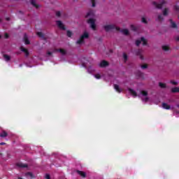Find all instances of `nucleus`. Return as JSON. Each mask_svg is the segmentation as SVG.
Wrapping results in <instances>:
<instances>
[{
  "label": "nucleus",
  "mask_w": 179,
  "mask_h": 179,
  "mask_svg": "<svg viewBox=\"0 0 179 179\" xmlns=\"http://www.w3.org/2000/svg\"><path fill=\"white\" fill-rule=\"evenodd\" d=\"M103 29L106 31H110V30H114V29H115L117 31H120L121 30V28L116 27L114 24L105 25L103 26Z\"/></svg>",
  "instance_id": "obj_1"
},
{
  "label": "nucleus",
  "mask_w": 179,
  "mask_h": 179,
  "mask_svg": "<svg viewBox=\"0 0 179 179\" xmlns=\"http://www.w3.org/2000/svg\"><path fill=\"white\" fill-rule=\"evenodd\" d=\"M85 38H89V33L84 32V34L80 37L79 40L77 41V44H83V43H85Z\"/></svg>",
  "instance_id": "obj_2"
},
{
  "label": "nucleus",
  "mask_w": 179,
  "mask_h": 179,
  "mask_svg": "<svg viewBox=\"0 0 179 179\" xmlns=\"http://www.w3.org/2000/svg\"><path fill=\"white\" fill-rule=\"evenodd\" d=\"M88 24H90L91 29H92L94 31L97 30V28L96 27V20L93 18H90L87 21Z\"/></svg>",
  "instance_id": "obj_3"
},
{
  "label": "nucleus",
  "mask_w": 179,
  "mask_h": 179,
  "mask_svg": "<svg viewBox=\"0 0 179 179\" xmlns=\"http://www.w3.org/2000/svg\"><path fill=\"white\" fill-rule=\"evenodd\" d=\"M166 3H167V1H166L165 0L162 1L160 3H157V2L156 1L152 2V5H154V6L157 8V9H162V8H163V6L166 5Z\"/></svg>",
  "instance_id": "obj_4"
},
{
  "label": "nucleus",
  "mask_w": 179,
  "mask_h": 179,
  "mask_svg": "<svg viewBox=\"0 0 179 179\" xmlns=\"http://www.w3.org/2000/svg\"><path fill=\"white\" fill-rule=\"evenodd\" d=\"M57 25L58 26L59 29H61L62 30H66V28L65 27V25L62 23L61 20L56 21Z\"/></svg>",
  "instance_id": "obj_5"
},
{
  "label": "nucleus",
  "mask_w": 179,
  "mask_h": 179,
  "mask_svg": "<svg viewBox=\"0 0 179 179\" xmlns=\"http://www.w3.org/2000/svg\"><path fill=\"white\" fill-rule=\"evenodd\" d=\"M109 63L106 60H102L99 64L100 68H106V66H108Z\"/></svg>",
  "instance_id": "obj_6"
},
{
  "label": "nucleus",
  "mask_w": 179,
  "mask_h": 179,
  "mask_svg": "<svg viewBox=\"0 0 179 179\" xmlns=\"http://www.w3.org/2000/svg\"><path fill=\"white\" fill-rule=\"evenodd\" d=\"M128 90H129V92L130 93V94H131V96H134V97H136L138 96L136 91H135L131 88H128Z\"/></svg>",
  "instance_id": "obj_7"
},
{
  "label": "nucleus",
  "mask_w": 179,
  "mask_h": 179,
  "mask_svg": "<svg viewBox=\"0 0 179 179\" xmlns=\"http://www.w3.org/2000/svg\"><path fill=\"white\" fill-rule=\"evenodd\" d=\"M55 51L57 52L61 53L62 55H66V50H65L64 49H55Z\"/></svg>",
  "instance_id": "obj_8"
},
{
  "label": "nucleus",
  "mask_w": 179,
  "mask_h": 179,
  "mask_svg": "<svg viewBox=\"0 0 179 179\" xmlns=\"http://www.w3.org/2000/svg\"><path fill=\"white\" fill-rule=\"evenodd\" d=\"M16 166L20 167L21 169H26V167H27V164L17 163Z\"/></svg>",
  "instance_id": "obj_9"
},
{
  "label": "nucleus",
  "mask_w": 179,
  "mask_h": 179,
  "mask_svg": "<svg viewBox=\"0 0 179 179\" xmlns=\"http://www.w3.org/2000/svg\"><path fill=\"white\" fill-rule=\"evenodd\" d=\"M169 22L171 23V27H172V29H177V27H178L177 24H176V22H173L172 19H170Z\"/></svg>",
  "instance_id": "obj_10"
},
{
  "label": "nucleus",
  "mask_w": 179,
  "mask_h": 179,
  "mask_svg": "<svg viewBox=\"0 0 179 179\" xmlns=\"http://www.w3.org/2000/svg\"><path fill=\"white\" fill-rule=\"evenodd\" d=\"M20 50H21V51H22V52H24L26 57H29L30 53L29 52V50H27V49H26L23 47H21Z\"/></svg>",
  "instance_id": "obj_11"
},
{
  "label": "nucleus",
  "mask_w": 179,
  "mask_h": 179,
  "mask_svg": "<svg viewBox=\"0 0 179 179\" xmlns=\"http://www.w3.org/2000/svg\"><path fill=\"white\" fill-rule=\"evenodd\" d=\"M6 136H8V132H6V131L3 130L1 131V133L0 134V137L1 138H6Z\"/></svg>",
  "instance_id": "obj_12"
},
{
  "label": "nucleus",
  "mask_w": 179,
  "mask_h": 179,
  "mask_svg": "<svg viewBox=\"0 0 179 179\" xmlns=\"http://www.w3.org/2000/svg\"><path fill=\"white\" fill-rule=\"evenodd\" d=\"M78 174L83 177V178H86V173L82 171H77Z\"/></svg>",
  "instance_id": "obj_13"
},
{
  "label": "nucleus",
  "mask_w": 179,
  "mask_h": 179,
  "mask_svg": "<svg viewBox=\"0 0 179 179\" xmlns=\"http://www.w3.org/2000/svg\"><path fill=\"white\" fill-rule=\"evenodd\" d=\"M37 36H38V37H40L41 38H43V40H47V38H45L43 32H37Z\"/></svg>",
  "instance_id": "obj_14"
},
{
  "label": "nucleus",
  "mask_w": 179,
  "mask_h": 179,
  "mask_svg": "<svg viewBox=\"0 0 179 179\" xmlns=\"http://www.w3.org/2000/svg\"><path fill=\"white\" fill-rule=\"evenodd\" d=\"M162 107L165 110H170V108H171V106H170V105L167 104L166 103H162Z\"/></svg>",
  "instance_id": "obj_15"
},
{
  "label": "nucleus",
  "mask_w": 179,
  "mask_h": 179,
  "mask_svg": "<svg viewBox=\"0 0 179 179\" xmlns=\"http://www.w3.org/2000/svg\"><path fill=\"white\" fill-rule=\"evenodd\" d=\"M120 31H121V33H123V34H124V36H129V31L127 29H122Z\"/></svg>",
  "instance_id": "obj_16"
},
{
  "label": "nucleus",
  "mask_w": 179,
  "mask_h": 179,
  "mask_svg": "<svg viewBox=\"0 0 179 179\" xmlns=\"http://www.w3.org/2000/svg\"><path fill=\"white\" fill-rule=\"evenodd\" d=\"M136 55H139L140 56V59H143V57L142 56V50L141 49H138L136 52Z\"/></svg>",
  "instance_id": "obj_17"
},
{
  "label": "nucleus",
  "mask_w": 179,
  "mask_h": 179,
  "mask_svg": "<svg viewBox=\"0 0 179 179\" xmlns=\"http://www.w3.org/2000/svg\"><path fill=\"white\" fill-rule=\"evenodd\" d=\"M114 89L117 92V93H121V88H120V85L115 84L114 85Z\"/></svg>",
  "instance_id": "obj_18"
},
{
  "label": "nucleus",
  "mask_w": 179,
  "mask_h": 179,
  "mask_svg": "<svg viewBox=\"0 0 179 179\" xmlns=\"http://www.w3.org/2000/svg\"><path fill=\"white\" fill-rule=\"evenodd\" d=\"M31 4L33 5L34 8H36V9H38V8H40V6L36 3V0H31Z\"/></svg>",
  "instance_id": "obj_19"
},
{
  "label": "nucleus",
  "mask_w": 179,
  "mask_h": 179,
  "mask_svg": "<svg viewBox=\"0 0 179 179\" xmlns=\"http://www.w3.org/2000/svg\"><path fill=\"white\" fill-rule=\"evenodd\" d=\"M94 12L92 10H90L86 15L85 17H89L90 16H94Z\"/></svg>",
  "instance_id": "obj_20"
},
{
  "label": "nucleus",
  "mask_w": 179,
  "mask_h": 179,
  "mask_svg": "<svg viewBox=\"0 0 179 179\" xmlns=\"http://www.w3.org/2000/svg\"><path fill=\"white\" fill-rule=\"evenodd\" d=\"M172 93H178L179 92V87H175L171 89Z\"/></svg>",
  "instance_id": "obj_21"
},
{
  "label": "nucleus",
  "mask_w": 179,
  "mask_h": 179,
  "mask_svg": "<svg viewBox=\"0 0 179 179\" xmlns=\"http://www.w3.org/2000/svg\"><path fill=\"white\" fill-rule=\"evenodd\" d=\"M3 57L5 59V61H6L7 62L10 61V56L8 55H3Z\"/></svg>",
  "instance_id": "obj_22"
},
{
  "label": "nucleus",
  "mask_w": 179,
  "mask_h": 179,
  "mask_svg": "<svg viewBox=\"0 0 179 179\" xmlns=\"http://www.w3.org/2000/svg\"><path fill=\"white\" fill-rule=\"evenodd\" d=\"M141 43H143V45H148V41L143 37H141Z\"/></svg>",
  "instance_id": "obj_23"
},
{
  "label": "nucleus",
  "mask_w": 179,
  "mask_h": 179,
  "mask_svg": "<svg viewBox=\"0 0 179 179\" xmlns=\"http://www.w3.org/2000/svg\"><path fill=\"white\" fill-rule=\"evenodd\" d=\"M159 87H161V89H166V84H164L163 83H159Z\"/></svg>",
  "instance_id": "obj_24"
},
{
  "label": "nucleus",
  "mask_w": 179,
  "mask_h": 179,
  "mask_svg": "<svg viewBox=\"0 0 179 179\" xmlns=\"http://www.w3.org/2000/svg\"><path fill=\"white\" fill-rule=\"evenodd\" d=\"M164 16H167L169 15V8H164L163 10Z\"/></svg>",
  "instance_id": "obj_25"
},
{
  "label": "nucleus",
  "mask_w": 179,
  "mask_h": 179,
  "mask_svg": "<svg viewBox=\"0 0 179 179\" xmlns=\"http://www.w3.org/2000/svg\"><path fill=\"white\" fill-rule=\"evenodd\" d=\"M163 51H169L170 50V47L168 45H163L162 46Z\"/></svg>",
  "instance_id": "obj_26"
},
{
  "label": "nucleus",
  "mask_w": 179,
  "mask_h": 179,
  "mask_svg": "<svg viewBox=\"0 0 179 179\" xmlns=\"http://www.w3.org/2000/svg\"><path fill=\"white\" fill-rule=\"evenodd\" d=\"M136 76H138V78H143V73L141 71H138L136 73Z\"/></svg>",
  "instance_id": "obj_27"
},
{
  "label": "nucleus",
  "mask_w": 179,
  "mask_h": 179,
  "mask_svg": "<svg viewBox=\"0 0 179 179\" xmlns=\"http://www.w3.org/2000/svg\"><path fill=\"white\" fill-rule=\"evenodd\" d=\"M157 20H159V22H162V20H164V18L163 17V15H159L157 17Z\"/></svg>",
  "instance_id": "obj_28"
},
{
  "label": "nucleus",
  "mask_w": 179,
  "mask_h": 179,
  "mask_svg": "<svg viewBox=\"0 0 179 179\" xmlns=\"http://www.w3.org/2000/svg\"><path fill=\"white\" fill-rule=\"evenodd\" d=\"M141 43H142L141 39L136 41V45H137V47H139V45H141Z\"/></svg>",
  "instance_id": "obj_29"
},
{
  "label": "nucleus",
  "mask_w": 179,
  "mask_h": 179,
  "mask_svg": "<svg viewBox=\"0 0 179 179\" xmlns=\"http://www.w3.org/2000/svg\"><path fill=\"white\" fill-rule=\"evenodd\" d=\"M123 58H124V62H126V61H128V55L126 53L123 54Z\"/></svg>",
  "instance_id": "obj_30"
},
{
  "label": "nucleus",
  "mask_w": 179,
  "mask_h": 179,
  "mask_svg": "<svg viewBox=\"0 0 179 179\" xmlns=\"http://www.w3.org/2000/svg\"><path fill=\"white\" fill-rule=\"evenodd\" d=\"M130 27H131V29L133 31H136V30H137V28H136V27H135L134 25H131L130 26Z\"/></svg>",
  "instance_id": "obj_31"
},
{
  "label": "nucleus",
  "mask_w": 179,
  "mask_h": 179,
  "mask_svg": "<svg viewBox=\"0 0 179 179\" xmlns=\"http://www.w3.org/2000/svg\"><path fill=\"white\" fill-rule=\"evenodd\" d=\"M24 43L25 44L29 45L30 44V41H29L27 38L24 37Z\"/></svg>",
  "instance_id": "obj_32"
},
{
  "label": "nucleus",
  "mask_w": 179,
  "mask_h": 179,
  "mask_svg": "<svg viewBox=\"0 0 179 179\" xmlns=\"http://www.w3.org/2000/svg\"><path fill=\"white\" fill-rule=\"evenodd\" d=\"M141 93L142 96H148V92L146 91L143 90L141 92Z\"/></svg>",
  "instance_id": "obj_33"
},
{
  "label": "nucleus",
  "mask_w": 179,
  "mask_h": 179,
  "mask_svg": "<svg viewBox=\"0 0 179 179\" xmlns=\"http://www.w3.org/2000/svg\"><path fill=\"white\" fill-rule=\"evenodd\" d=\"M173 9H174V10H176V12H178V10H179V6H178V5H176V6H174Z\"/></svg>",
  "instance_id": "obj_34"
},
{
  "label": "nucleus",
  "mask_w": 179,
  "mask_h": 179,
  "mask_svg": "<svg viewBox=\"0 0 179 179\" xmlns=\"http://www.w3.org/2000/svg\"><path fill=\"white\" fill-rule=\"evenodd\" d=\"M92 8H94L96 6V0H91Z\"/></svg>",
  "instance_id": "obj_35"
},
{
  "label": "nucleus",
  "mask_w": 179,
  "mask_h": 179,
  "mask_svg": "<svg viewBox=\"0 0 179 179\" xmlns=\"http://www.w3.org/2000/svg\"><path fill=\"white\" fill-rule=\"evenodd\" d=\"M67 36L72 37V32L71 31H67Z\"/></svg>",
  "instance_id": "obj_36"
},
{
  "label": "nucleus",
  "mask_w": 179,
  "mask_h": 179,
  "mask_svg": "<svg viewBox=\"0 0 179 179\" xmlns=\"http://www.w3.org/2000/svg\"><path fill=\"white\" fill-rule=\"evenodd\" d=\"M142 22H143V23H145V24H148V20H146V18H145V17H142Z\"/></svg>",
  "instance_id": "obj_37"
},
{
  "label": "nucleus",
  "mask_w": 179,
  "mask_h": 179,
  "mask_svg": "<svg viewBox=\"0 0 179 179\" xmlns=\"http://www.w3.org/2000/svg\"><path fill=\"white\" fill-rule=\"evenodd\" d=\"M171 83L172 85H174L175 86H177V85H178V83L176 82V81H173V80H171Z\"/></svg>",
  "instance_id": "obj_38"
},
{
  "label": "nucleus",
  "mask_w": 179,
  "mask_h": 179,
  "mask_svg": "<svg viewBox=\"0 0 179 179\" xmlns=\"http://www.w3.org/2000/svg\"><path fill=\"white\" fill-rule=\"evenodd\" d=\"M147 68H148V64L141 65V69H146Z\"/></svg>",
  "instance_id": "obj_39"
},
{
  "label": "nucleus",
  "mask_w": 179,
  "mask_h": 179,
  "mask_svg": "<svg viewBox=\"0 0 179 179\" xmlns=\"http://www.w3.org/2000/svg\"><path fill=\"white\" fill-rule=\"evenodd\" d=\"M26 176H30L31 178H33V173H31V172L27 173Z\"/></svg>",
  "instance_id": "obj_40"
},
{
  "label": "nucleus",
  "mask_w": 179,
  "mask_h": 179,
  "mask_svg": "<svg viewBox=\"0 0 179 179\" xmlns=\"http://www.w3.org/2000/svg\"><path fill=\"white\" fill-rule=\"evenodd\" d=\"M94 76L96 79H100L101 78V76H100V74H96Z\"/></svg>",
  "instance_id": "obj_41"
},
{
  "label": "nucleus",
  "mask_w": 179,
  "mask_h": 179,
  "mask_svg": "<svg viewBox=\"0 0 179 179\" xmlns=\"http://www.w3.org/2000/svg\"><path fill=\"white\" fill-rule=\"evenodd\" d=\"M56 16L57 17H59L61 16V12H59V11L56 12Z\"/></svg>",
  "instance_id": "obj_42"
},
{
  "label": "nucleus",
  "mask_w": 179,
  "mask_h": 179,
  "mask_svg": "<svg viewBox=\"0 0 179 179\" xmlns=\"http://www.w3.org/2000/svg\"><path fill=\"white\" fill-rule=\"evenodd\" d=\"M4 37H5V38H9V34L8 33H6L4 34Z\"/></svg>",
  "instance_id": "obj_43"
},
{
  "label": "nucleus",
  "mask_w": 179,
  "mask_h": 179,
  "mask_svg": "<svg viewBox=\"0 0 179 179\" xmlns=\"http://www.w3.org/2000/svg\"><path fill=\"white\" fill-rule=\"evenodd\" d=\"M143 101H145V103L148 102V101H149V98H148V97H145V98L143 99Z\"/></svg>",
  "instance_id": "obj_44"
},
{
  "label": "nucleus",
  "mask_w": 179,
  "mask_h": 179,
  "mask_svg": "<svg viewBox=\"0 0 179 179\" xmlns=\"http://www.w3.org/2000/svg\"><path fill=\"white\" fill-rule=\"evenodd\" d=\"M3 145H6V143H0V146H3Z\"/></svg>",
  "instance_id": "obj_45"
},
{
  "label": "nucleus",
  "mask_w": 179,
  "mask_h": 179,
  "mask_svg": "<svg viewBox=\"0 0 179 179\" xmlns=\"http://www.w3.org/2000/svg\"><path fill=\"white\" fill-rule=\"evenodd\" d=\"M48 55H52V52H48Z\"/></svg>",
  "instance_id": "obj_46"
},
{
  "label": "nucleus",
  "mask_w": 179,
  "mask_h": 179,
  "mask_svg": "<svg viewBox=\"0 0 179 179\" xmlns=\"http://www.w3.org/2000/svg\"><path fill=\"white\" fill-rule=\"evenodd\" d=\"M6 20H7L8 22H9V20H10V17H7V18H6Z\"/></svg>",
  "instance_id": "obj_47"
},
{
  "label": "nucleus",
  "mask_w": 179,
  "mask_h": 179,
  "mask_svg": "<svg viewBox=\"0 0 179 179\" xmlns=\"http://www.w3.org/2000/svg\"><path fill=\"white\" fill-rule=\"evenodd\" d=\"M176 41H179V37H178V36H177V37L176 38Z\"/></svg>",
  "instance_id": "obj_48"
},
{
  "label": "nucleus",
  "mask_w": 179,
  "mask_h": 179,
  "mask_svg": "<svg viewBox=\"0 0 179 179\" xmlns=\"http://www.w3.org/2000/svg\"><path fill=\"white\" fill-rule=\"evenodd\" d=\"M18 179H22V178H18Z\"/></svg>",
  "instance_id": "obj_49"
},
{
  "label": "nucleus",
  "mask_w": 179,
  "mask_h": 179,
  "mask_svg": "<svg viewBox=\"0 0 179 179\" xmlns=\"http://www.w3.org/2000/svg\"><path fill=\"white\" fill-rule=\"evenodd\" d=\"M20 13H22V11H20Z\"/></svg>",
  "instance_id": "obj_50"
},
{
  "label": "nucleus",
  "mask_w": 179,
  "mask_h": 179,
  "mask_svg": "<svg viewBox=\"0 0 179 179\" xmlns=\"http://www.w3.org/2000/svg\"><path fill=\"white\" fill-rule=\"evenodd\" d=\"M0 38H1V35H0Z\"/></svg>",
  "instance_id": "obj_51"
},
{
  "label": "nucleus",
  "mask_w": 179,
  "mask_h": 179,
  "mask_svg": "<svg viewBox=\"0 0 179 179\" xmlns=\"http://www.w3.org/2000/svg\"><path fill=\"white\" fill-rule=\"evenodd\" d=\"M0 22H1V20H0Z\"/></svg>",
  "instance_id": "obj_52"
}]
</instances>
